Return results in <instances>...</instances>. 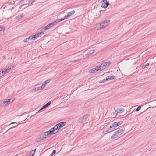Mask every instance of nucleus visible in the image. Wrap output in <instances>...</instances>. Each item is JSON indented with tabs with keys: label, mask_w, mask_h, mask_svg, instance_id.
Instances as JSON below:
<instances>
[{
	"label": "nucleus",
	"mask_w": 156,
	"mask_h": 156,
	"mask_svg": "<svg viewBox=\"0 0 156 156\" xmlns=\"http://www.w3.org/2000/svg\"><path fill=\"white\" fill-rule=\"evenodd\" d=\"M43 32H41L40 33H36L35 35H34V37H35V39H36L37 37H39V35L40 34H43Z\"/></svg>",
	"instance_id": "nucleus-20"
},
{
	"label": "nucleus",
	"mask_w": 156,
	"mask_h": 156,
	"mask_svg": "<svg viewBox=\"0 0 156 156\" xmlns=\"http://www.w3.org/2000/svg\"><path fill=\"white\" fill-rule=\"evenodd\" d=\"M29 41H31L32 40H35V37H34V35L30 36L27 37Z\"/></svg>",
	"instance_id": "nucleus-18"
},
{
	"label": "nucleus",
	"mask_w": 156,
	"mask_h": 156,
	"mask_svg": "<svg viewBox=\"0 0 156 156\" xmlns=\"http://www.w3.org/2000/svg\"><path fill=\"white\" fill-rule=\"evenodd\" d=\"M109 5V3L107 2V0H103L101 2V6L102 8H106Z\"/></svg>",
	"instance_id": "nucleus-8"
},
{
	"label": "nucleus",
	"mask_w": 156,
	"mask_h": 156,
	"mask_svg": "<svg viewBox=\"0 0 156 156\" xmlns=\"http://www.w3.org/2000/svg\"><path fill=\"white\" fill-rule=\"evenodd\" d=\"M110 21L109 20H107L101 22L100 23V27L99 28H97L98 26V25H97L95 28V29L98 30L105 28L108 25Z\"/></svg>",
	"instance_id": "nucleus-4"
},
{
	"label": "nucleus",
	"mask_w": 156,
	"mask_h": 156,
	"mask_svg": "<svg viewBox=\"0 0 156 156\" xmlns=\"http://www.w3.org/2000/svg\"><path fill=\"white\" fill-rule=\"evenodd\" d=\"M14 99H11V101L12 100V101H11V103H12V102H13V101H14Z\"/></svg>",
	"instance_id": "nucleus-33"
},
{
	"label": "nucleus",
	"mask_w": 156,
	"mask_h": 156,
	"mask_svg": "<svg viewBox=\"0 0 156 156\" xmlns=\"http://www.w3.org/2000/svg\"><path fill=\"white\" fill-rule=\"evenodd\" d=\"M66 124V123L65 122H62L56 125L53 128L51 129L53 133L54 134L57 133L58 130Z\"/></svg>",
	"instance_id": "nucleus-3"
},
{
	"label": "nucleus",
	"mask_w": 156,
	"mask_h": 156,
	"mask_svg": "<svg viewBox=\"0 0 156 156\" xmlns=\"http://www.w3.org/2000/svg\"><path fill=\"white\" fill-rule=\"evenodd\" d=\"M52 131L51 129L50 130L44 133L43 134L40 135L36 139V141L37 142H39L44 140L47 137L50 136L52 134H54Z\"/></svg>",
	"instance_id": "nucleus-2"
},
{
	"label": "nucleus",
	"mask_w": 156,
	"mask_h": 156,
	"mask_svg": "<svg viewBox=\"0 0 156 156\" xmlns=\"http://www.w3.org/2000/svg\"><path fill=\"white\" fill-rule=\"evenodd\" d=\"M149 65V63H147L145 64V63H144L143 65L142 66V67L143 69L145 68L146 67L148 66Z\"/></svg>",
	"instance_id": "nucleus-22"
},
{
	"label": "nucleus",
	"mask_w": 156,
	"mask_h": 156,
	"mask_svg": "<svg viewBox=\"0 0 156 156\" xmlns=\"http://www.w3.org/2000/svg\"><path fill=\"white\" fill-rule=\"evenodd\" d=\"M55 22H54L53 23H51L48 24L46 26L44 27V31H46V30L49 29L51 27H52L53 26L55 25Z\"/></svg>",
	"instance_id": "nucleus-11"
},
{
	"label": "nucleus",
	"mask_w": 156,
	"mask_h": 156,
	"mask_svg": "<svg viewBox=\"0 0 156 156\" xmlns=\"http://www.w3.org/2000/svg\"><path fill=\"white\" fill-rule=\"evenodd\" d=\"M75 12V11L74 10H73L69 12H68L67 14V15L65 16L62 19H57L56 20V22H59L62 21L66 19H67L68 17H70L71 16L74 14Z\"/></svg>",
	"instance_id": "nucleus-5"
},
{
	"label": "nucleus",
	"mask_w": 156,
	"mask_h": 156,
	"mask_svg": "<svg viewBox=\"0 0 156 156\" xmlns=\"http://www.w3.org/2000/svg\"><path fill=\"white\" fill-rule=\"evenodd\" d=\"M29 41H31L32 40H35V37H34V35L30 36L27 37Z\"/></svg>",
	"instance_id": "nucleus-19"
},
{
	"label": "nucleus",
	"mask_w": 156,
	"mask_h": 156,
	"mask_svg": "<svg viewBox=\"0 0 156 156\" xmlns=\"http://www.w3.org/2000/svg\"><path fill=\"white\" fill-rule=\"evenodd\" d=\"M36 150V149H35L34 150L31 151L29 154V155L30 156H33L35 153V152Z\"/></svg>",
	"instance_id": "nucleus-24"
},
{
	"label": "nucleus",
	"mask_w": 156,
	"mask_h": 156,
	"mask_svg": "<svg viewBox=\"0 0 156 156\" xmlns=\"http://www.w3.org/2000/svg\"><path fill=\"white\" fill-rule=\"evenodd\" d=\"M95 51L94 49L87 50L84 51H81L80 52L73 55L71 56L73 58H76V59L71 61L72 62H75L79 61L83 58H87L90 55L93 54Z\"/></svg>",
	"instance_id": "nucleus-1"
},
{
	"label": "nucleus",
	"mask_w": 156,
	"mask_h": 156,
	"mask_svg": "<svg viewBox=\"0 0 156 156\" xmlns=\"http://www.w3.org/2000/svg\"><path fill=\"white\" fill-rule=\"evenodd\" d=\"M110 62L109 61L107 62H104L103 63L99 66V69L100 70H102L105 69L106 67L108 66L110 64Z\"/></svg>",
	"instance_id": "nucleus-7"
},
{
	"label": "nucleus",
	"mask_w": 156,
	"mask_h": 156,
	"mask_svg": "<svg viewBox=\"0 0 156 156\" xmlns=\"http://www.w3.org/2000/svg\"><path fill=\"white\" fill-rule=\"evenodd\" d=\"M56 151L55 150H53L52 153L49 155V156H52L56 153Z\"/></svg>",
	"instance_id": "nucleus-27"
},
{
	"label": "nucleus",
	"mask_w": 156,
	"mask_h": 156,
	"mask_svg": "<svg viewBox=\"0 0 156 156\" xmlns=\"http://www.w3.org/2000/svg\"><path fill=\"white\" fill-rule=\"evenodd\" d=\"M14 67V66H13V65H12V66H9L7 68V69H5L4 71H2V73H3L4 75L5 74L8 73L12 69V68Z\"/></svg>",
	"instance_id": "nucleus-10"
},
{
	"label": "nucleus",
	"mask_w": 156,
	"mask_h": 156,
	"mask_svg": "<svg viewBox=\"0 0 156 156\" xmlns=\"http://www.w3.org/2000/svg\"><path fill=\"white\" fill-rule=\"evenodd\" d=\"M141 109V106H138L137 108L136 109V112L138 111L139 110H140Z\"/></svg>",
	"instance_id": "nucleus-28"
},
{
	"label": "nucleus",
	"mask_w": 156,
	"mask_h": 156,
	"mask_svg": "<svg viewBox=\"0 0 156 156\" xmlns=\"http://www.w3.org/2000/svg\"><path fill=\"white\" fill-rule=\"evenodd\" d=\"M124 111V109L122 108H119L117 109L115 111V112H117V113H121Z\"/></svg>",
	"instance_id": "nucleus-13"
},
{
	"label": "nucleus",
	"mask_w": 156,
	"mask_h": 156,
	"mask_svg": "<svg viewBox=\"0 0 156 156\" xmlns=\"http://www.w3.org/2000/svg\"><path fill=\"white\" fill-rule=\"evenodd\" d=\"M39 85V84H38L35 85L34 87L31 90V92H33L34 91H37L41 90H42V87H41V86H38Z\"/></svg>",
	"instance_id": "nucleus-9"
},
{
	"label": "nucleus",
	"mask_w": 156,
	"mask_h": 156,
	"mask_svg": "<svg viewBox=\"0 0 156 156\" xmlns=\"http://www.w3.org/2000/svg\"><path fill=\"white\" fill-rule=\"evenodd\" d=\"M11 99H6L4 100L3 103L5 105H7L11 103Z\"/></svg>",
	"instance_id": "nucleus-12"
},
{
	"label": "nucleus",
	"mask_w": 156,
	"mask_h": 156,
	"mask_svg": "<svg viewBox=\"0 0 156 156\" xmlns=\"http://www.w3.org/2000/svg\"><path fill=\"white\" fill-rule=\"evenodd\" d=\"M107 81V80H106V79H103L102 80L100 81L99 82L100 83H102L105 82V81Z\"/></svg>",
	"instance_id": "nucleus-26"
},
{
	"label": "nucleus",
	"mask_w": 156,
	"mask_h": 156,
	"mask_svg": "<svg viewBox=\"0 0 156 156\" xmlns=\"http://www.w3.org/2000/svg\"><path fill=\"white\" fill-rule=\"evenodd\" d=\"M35 0H32V2H31V4L32 3L35 1Z\"/></svg>",
	"instance_id": "nucleus-34"
},
{
	"label": "nucleus",
	"mask_w": 156,
	"mask_h": 156,
	"mask_svg": "<svg viewBox=\"0 0 156 156\" xmlns=\"http://www.w3.org/2000/svg\"><path fill=\"white\" fill-rule=\"evenodd\" d=\"M124 130L122 129H119L115 132L118 136L122 134Z\"/></svg>",
	"instance_id": "nucleus-14"
},
{
	"label": "nucleus",
	"mask_w": 156,
	"mask_h": 156,
	"mask_svg": "<svg viewBox=\"0 0 156 156\" xmlns=\"http://www.w3.org/2000/svg\"><path fill=\"white\" fill-rule=\"evenodd\" d=\"M28 39L27 38L24 40L23 41L24 42H26L28 41Z\"/></svg>",
	"instance_id": "nucleus-31"
},
{
	"label": "nucleus",
	"mask_w": 156,
	"mask_h": 156,
	"mask_svg": "<svg viewBox=\"0 0 156 156\" xmlns=\"http://www.w3.org/2000/svg\"><path fill=\"white\" fill-rule=\"evenodd\" d=\"M96 69V71H97L99 70H100V69H99V67L98 66H97L95 68Z\"/></svg>",
	"instance_id": "nucleus-29"
},
{
	"label": "nucleus",
	"mask_w": 156,
	"mask_h": 156,
	"mask_svg": "<svg viewBox=\"0 0 156 156\" xmlns=\"http://www.w3.org/2000/svg\"><path fill=\"white\" fill-rule=\"evenodd\" d=\"M122 123L123 122L122 121L117 122L113 123L112 125L110 126L108 129L106 130V132H107L109 130L111 129H114L115 128L122 124Z\"/></svg>",
	"instance_id": "nucleus-6"
},
{
	"label": "nucleus",
	"mask_w": 156,
	"mask_h": 156,
	"mask_svg": "<svg viewBox=\"0 0 156 156\" xmlns=\"http://www.w3.org/2000/svg\"><path fill=\"white\" fill-rule=\"evenodd\" d=\"M23 16V14H21V15H18L16 16V19L17 20L20 19H21Z\"/></svg>",
	"instance_id": "nucleus-23"
},
{
	"label": "nucleus",
	"mask_w": 156,
	"mask_h": 156,
	"mask_svg": "<svg viewBox=\"0 0 156 156\" xmlns=\"http://www.w3.org/2000/svg\"><path fill=\"white\" fill-rule=\"evenodd\" d=\"M50 104H51V101H49L46 104H45L42 107V108H41L39 110V111H41L42 109H43L47 107Z\"/></svg>",
	"instance_id": "nucleus-17"
},
{
	"label": "nucleus",
	"mask_w": 156,
	"mask_h": 156,
	"mask_svg": "<svg viewBox=\"0 0 156 156\" xmlns=\"http://www.w3.org/2000/svg\"><path fill=\"white\" fill-rule=\"evenodd\" d=\"M50 82V80H47L45 81L42 84L41 87L42 88V89H43L45 86L48 83Z\"/></svg>",
	"instance_id": "nucleus-16"
},
{
	"label": "nucleus",
	"mask_w": 156,
	"mask_h": 156,
	"mask_svg": "<svg viewBox=\"0 0 156 156\" xmlns=\"http://www.w3.org/2000/svg\"><path fill=\"white\" fill-rule=\"evenodd\" d=\"M115 78V77L113 75H111L109 76H108L106 79V80H112V79H114Z\"/></svg>",
	"instance_id": "nucleus-15"
},
{
	"label": "nucleus",
	"mask_w": 156,
	"mask_h": 156,
	"mask_svg": "<svg viewBox=\"0 0 156 156\" xmlns=\"http://www.w3.org/2000/svg\"><path fill=\"white\" fill-rule=\"evenodd\" d=\"M103 133H105V132H104V131H103Z\"/></svg>",
	"instance_id": "nucleus-37"
},
{
	"label": "nucleus",
	"mask_w": 156,
	"mask_h": 156,
	"mask_svg": "<svg viewBox=\"0 0 156 156\" xmlns=\"http://www.w3.org/2000/svg\"><path fill=\"white\" fill-rule=\"evenodd\" d=\"M15 123H16L15 122H12V123H11V124H15Z\"/></svg>",
	"instance_id": "nucleus-35"
},
{
	"label": "nucleus",
	"mask_w": 156,
	"mask_h": 156,
	"mask_svg": "<svg viewBox=\"0 0 156 156\" xmlns=\"http://www.w3.org/2000/svg\"><path fill=\"white\" fill-rule=\"evenodd\" d=\"M96 71V69L95 68H93L92 69L90 70L89 71L90 73H94Z\"/></svg>",
	"instance_id": "nucleus-25"
},
{
	"label": "nucleus",
	"mask_w": 156,
	"mask_h": 156,
	"mask_svg": "<svg viewBox=\"0 0 156 156\" xmlns=\"http://www.w3.org/2000/svg\"><path fill=\"white\" fill-rule=\"evenodd\" d=\"M4 74L2 73L1 71H0V77H1L4 76Z\"/></svg>",
	"instance_id": "nucleus-30"
},
{
	"label": "nucleus",
	"mask_w": 156,
	"mask_h": 156,
	"mask_svg": "<svg viewBox=\"0 0 156 156\" xmlns=\"http://www.w3.org/2000/svg\"><path fill=\"white\" fill-rule=\"evenodd\" d=\"M2 26H0V31H2Z\"/></svg>",
	"instance_id": "nucleus-32"
},
{
	"label": "nucleus",
	"mask_w": 156,
	"mask_h": 156,
	"mask_svg": "<svg viewBox=\"0 0 156 156\" xmlns=\"http://www.w3.org/2000/svg\"><path fill=\"white\" fill-rule=\"evenodd\" d=\"M118 136L115 132L111 136V138L112 139H114L117 138Z\"/></svg>",
	"instance_id": "nucleus-21"
},
{
	"label": "nucleus",
	"mask_w": 156,
	"mask_h": 156,
	"mask_svg": "<svg viewBox=\"0 0 156 156\" xmlns=\"http://www.w3.org/2000/svg\"><path fill=\"white\" fill-rule=\"evenodd\" d=\"M3 58H5V56H3Z\"/></svg>",
	"instance_id": "nucleus-36"
}]
</instances>
